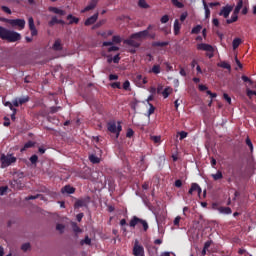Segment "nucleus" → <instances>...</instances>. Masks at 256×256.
I'll use <instances>...</instances> for the list:
<instances>
[{
  "label": "nucleus",
  "mask_w": 256,
  "mask_h": 256,
  "mask_svg": "<svg viewBox=\"0 0 256 256\" xmlns=\"http://www.w3.org/2000/svg\"><path fill=\"white\" fill-rule=\"evenodd\" d=\"M0 161L2 169H5V167H9L10 165H13V163H17V157L13 156V154H2L0 156Z\"/></svg>",
  "instance_id": "nucleus-3"
},
{
  "label": "nucleus",
  "mask_w": 256,
  "mask_h": 256,
  "mask_svg": "<svg viewBox=\"0 0 256 256\" xmlns=\"http://www.w3.org/2000/svg\"><path fill=\"white\" fill-rule=\"evenodd\" d=\"M37 161H39V156H37V154H34L30 157V163H32V165H35Z\"/></svg>",
  "instance_id": "nucleus-39"
},
{
  "label": "nucleus",
  "mask_w": 256,
  "mask_h": 256,
  "mask_svg": "<svg viewBox=\"0 0 256 256\" xmlns=\"http://www.w3.org/2000/svg\"><path fill=\"white\" fill-rule=\"evenodd\" d=\"M58 20L59 19L57 18V16H53L51 20L48 22L49 27H55V25H57L58 23Z\"/></svg>",
  "instance_id": "nucleus-31"
},
{
  "label": "nucleus",
  "mask_w": 256,
  "mask_h": 256,
  "mask_svg": "<svg viewBox=\"0 0 256 256\" xmlns=\"http://www.w3.org/2000/svg\"><path fill=\"white\" fill-rule=\"evenodd\" d=\"M112 89H121V82H114L110 84Z\"/></svg>",
  "instance_id": "nucleus-44"
},
{
  "label": "nucleus",
  "mask_w": 256,
  "mask_h": 256,
  "mask_svg": "<svg viewBox=\"0 0 256 256\" xmlns=\"http://www.w3.org/2000/svg\"><path fill=\"white\" fill-rule=\"evenodd\" d=\"M56 230L59 231L60 233H63L65 231V225L57 224L56 225Z\"/></svg>",
  "instance_id": "nucleus-50"
},
{
  "label": "nucleus",
  "mask_w": 256,
  "mask_h": 256,
  "mask_svg": "<svg viewBox=\"0 0 256 256\" xmlns=\"http://www.w3.org/2000/svg\"><path fill=\"white\" fill-rule=\"evenodd\" d=\"M112 43H116V44L121 43V36H118V35L113 36Z\"/></svg>",
  "instance_id": "nucleus-46"
},
{
  "label": "nucleus",
  "mask_w": 256,
  "mask_h": 256,
  "mask_svg": "<svg viewBox=\"0 0 256 256\" xmlns=\"http://www.w3.org/2000/svg\"><path fill=\"white\" fill-rule=\"evenodd\" d=\"M20 105H25V103H29V96L18 98Z\"/></svg>",
  "instance_id": "nucleus-37"
},
{
  "label": "nucleus",
  "mask_w": 256,
  "mask_h": 256,
  "mask_svg": "<svg viewBox=\"0 0 256 256\" xmlns=\"http://www.w3.org/2000/svg\"><path fill=\"white\" fill-rule=\"evenodd\" d=\"M206 93L210 96L211 99H215V97H217V93H213L211 90H207Z\"/></svg>",
  "instance_id": "nucleus-59"
},
{
  "label": "nucleus",
  "mask_w": 256,
  "mask_h": 256,
  "mask_svg": "<svg viewBox=\"0 0 256 256\" xmlns=\"http://www.w3.org/2000/svg\"><path fill=\"white\" fill-rule=\"evenodd\" d=\"M217 211L222 215H231V213H233V210H231L230 207H225V206L218 207Z\"/></svg>",
  "instance_id": "nucleus-16"
},
{
  "label": "nucleus",
  "mask_w": 256,
  "mask_h": 256,
  "mask_svg": "<svg viewBox=\"0 0 256 256\" xmlns=\"http://www.w3.org/2000/svg\"><path fill=\"white\" fill-rule=\"evenodd\" d=\"M67 20L69 21V25H77L79 23V18L73 16V14H69L67 16Z\"/></svg>",
  "instance_id": "nucleus-20"
},
{
  "label": "nucleus",
  "mask_w": 256,
  "mask_h": 256,
  "mask_svg": "<svg viewBox=\"0 0 256 256\" xmlns=\"http://www.w3.org/2000/svg\"><path fill=\"white\" fill-rule=\"evenodd\" d=\"M197 189H199V184L197 183H192L191 187L188 191V195H191L192 193H195V191H197Z\"/></svg>",
  "instance_id": "nucleus-30"
},
{
  "label": "nucleus",
  "mask_w": 256,
  "mask_h": 256,
  "mask_svg": "<svg viewBox=\"0 0 256 256\" xmlns=\"http://www.w3.org/2000/svg\"><path fill=\"white\" fill-rule=\"evenodd\" d=\"M223 99H224L225 101H227V103H228L229 105H231V98L228 96L227 93H224V94H223Z\"/></svg>",
  "instance_id": "nucleus-57"
},
{
  "label": "nucleus",
  "mask_w": 256,
  "mask_h": 256,
  "mask_svg": "<svg viewBox=\"0 0 256 256\" xmlns=\"http://www.w3.org/2000/svg\"><path fill=\"white\" fill-rule=\"evenodd\" d=\"M40 197H41V194L30 195V196L26 197V201H32L33 199H39Z\"/></svg>",
  "instance_id": "nucleus-49"
},
{
  "label": "nucleus",
  "mask_w": 256,
  "mask_h": 256,
  "mask_svg": "<svg viewBox=\"0 0 256 256\" xmlns=\"http://www.w3.org/2000/svg\"><path fill=\"white\" fill-rule=\"evenodd\" d=\"M202 3L205 11V18L209 19L211 17V10L209 9V5H207V2L205 0H203Z\"/></svg>",
  "instance_id": "nucleus-19"
},
{
  "label": "nucleus",
  "mask_w": 256,
  "mask_h": 256,
  "mask_svg": "<svg viewBox=\"0 0 256 256\" xmlns=\"http://www.w3.org/2000/svg\"><path fill=\"white\" fill-rule=\"evenodd\" d=\"M109 53L113 52V51H119V47L117 46H111L110 48H108Z\"/></svg>",
  "instance_id": "nucleus-64"
},
{
  "label": "nucleus",
  "mask_w": 256,
  "mask_h": 256,
  "mask_svg": "<svg viewBox=\"0 0 256 256\" xmlns=\"http://www.w3.org/2000/svg\"><path fill=\"white\" fill-rule=\"evenodd\" d=\"M181 31V24L179 23V20L176 19L174 21V35H177Z\"/></svg>",
  "instance_id": "nucleus-23"
},
{
  "label": "nucleus",
  "mask_w": 256,
  "mask_h": 256,
  "mask_svg": "<svg viewBox=\"0 0 256 256\" xmlns=\"http://www.w3.org/2000/svg\"><path fill=\"white\" fill-rule=\"evenodd\" d=\"M231 11H233V6H224L220 12V17H224V19H227L229 15H231Z\"/></svg>",
  "instance_id": "nucleus-9"
},
{
  "label": "nucleus",
  "mask_w": 256,
  "mask_h": 256,
  "mask_svg": "<svg viewBox=\"0 0 256 256\" xmlns=\"http://www.w3.org/2000/svg\"><path fill=\"white\" fill-rule=\"evenodd\" d=\"M133 255L135 256L145 255V249L143 248V246L139 245V241H136L134 244Z\"/></svg>",
  "instance_id": "nucleus-7"
},
{
  "label": "nucleus",
  "mask_w": 256,
  "mask_h": 256,
  "mask_svg": "<svg viewBox=\"0 0 256 256\" xmlns=\"http://www.w3.org/2000/svg\"><path fill=\"white\" fill-rule=\"evenodd\" d=\"M52 49H54V51H61L63 49L61 46V40H56L52 46Z\"/></svg>",
  "instance_id": "nucleus-27"
},
{
  "label": "nucleus",
  "mask_w": 256,
  "mask_h": 256,
  "mask_svg": "<svg viewBox=\"0 0 256 256\" xmlns=\"http://www.w3.org/2000/svg\"><path fill=\"white\" fill-rule=\"evenodd\" d=\"M107 129L110 133H117V122L115 120L108 122Z\"/></svg>",
  "instance_id": "nucleus-15"
},
{
  "label": "nucleus",
  "mask_w": 256,
  "mask_h": 256,
  "mask_svg": "<svg viewBox=\"0 0 256 256\" xmlns=\"http://www.w3.org/2000/svg\"><path fill=\"white\" fill-rule=\"evenodd\" d=\"M89 161L94 165H97V163H101V158L97 157L95 154H92L89 156Z\"/></svg>",
  "instance_id": "nucleus-22"
},
{
  "label": "nucleus",
  "mask_w": 256,
  "mask_h": 256,
  "mask_svg": "<svg viewBox=\"0 0 256 256\" xmlns=\"http://www.w3.org/2000/svg\"><path fill=\"white\" fill-rule=\"evenodd\" d=\"M133 135H135V131H133V129L129 128L126 132V137L128 139H131V137H133Z\"/></svg>",
  "instance_id": "nucleus-45"
},
{
  "label": "nucleus",
  "mask_w": 256,
  "mask_h": 256,
  "mask_svg": "<svg viewBox=\"0 0 256 256\" xmlns=\"http://www.w3.org/2000/svg\"><path fill=\"white\" fill-rule=\"evenodd\" d=\"M113 63H119V61H121V57L119 56V54L115 55L112 58Z\"/></svg>",
  "instance_id": "nucleus-60"
},
{
  "label": "nucleus",
  "mask_w": 256,
  "mask_h": 256,
  "mask_svg": "<svg viewBox=\"0 0 256 256\" xmlns=\"http://www.w3.org/2000/svg\"><path fill=\"white\" fill-rule=\"evenodd\" d=\"M246 145L249 147L250 151L253 152V142L249 137L246 138Z\"/></svg>",
  "instance_id": "nucleus-42"
},
{
  "label": "nucleus",
  "mask_w": 256,
  "mask_h": 256,
  "mask_svg": "<svg viewBox=\"0 0 256 256\" xmlns=\"http://www.w3.org/2000/svg\"><path fill=\"white\" fill-rule=\"evenodd\" d=\"M171 88L167 87L163 90L162 95L164 97V99H167V97H169V95H171Z\"/></svg>",
  "instance_id": "nucleus-33"
},
{
  "label": "nucleus",
  "mask_w": 256,
  "mask_h": 256,
  "mask_svg": "<svg viewBox=\"0 0 256 256\" xmlns=\"http://www.w3.org/2000/svg\"><path fill=\"white\" fill-rule=\"evenodd\" d=\"M242 81H244V83H249V85H252L253 84V80H251L249 77L243 75L241 77Z\"/></svg>",
  "instance_id": "nucleus-43"
},
{
  "label": "nucleus",
  "mask_w": 256,
  "mask_h": 256,
  "mask_svg": "<svg viewBox=\"0 0 256 256\" xmlns=\"http://www.w3.org/2000/svg\"><path fill=\"white\" fill-rule=\"evenodd\" d=\"M161 23H169V15H164L160 19Z\"/></svg>",
  "instance_id": "nucleus-52"
},
{
  "label": "nucleus",
  "mask_w": 256,
  "mask_h": 256,
  "mask_svg": "<svg viewBox=\"0 0 256 256\" xmlns=\"http://www.w3.org/2000/svg\"><path fill=\"white\" fill-rule=\"evenodd\" d=\"M138 5L142 9H149V4L145 0H139Z\"/></svg>",
  "instance_id": "nucleus-34"
},
{
  "label": "nucleus",
  "mask_w": 256,
  "mask_h": 256,
  "mask_svg": "<svg viewBox=\"0 0 256 256\" xmlns=\"http://www.w3.org/2000/svg\"><path fill=\"white\" fill-rule=\"evenodd\" d=\"M72 229H73L74 233H81V228H79L77 223H75V222L72 223Z\"/></svg>",
  "instance_id": "nucleus-41"
},
{
  "label": "nucleus",
  "mask_w": 256,
  "mask_h": 256,
  "mask_svg": "<svg viewBox=\"0 0 256 256\" xmlns=\"http://www.w3.org/2000/svg\"><path fill=\"white\" fill-rule=\"evenodd\" d=\"M135 81L138 85H147V78H143L141 74L136 76Z\"/></svg>",
  "instance_id": "nucleus-18"
},
{
  "label": "nucleus",
  "mask_w": 256,
  "mask_h": 256,
  "mask_svg": "<svg viewBox=\"0 0 256 256\" xmlns=\"http://www.w3.org/2000/svg\"><path fill=\"white\" fill-rule=\"evenodd\" d=\"M129 225H130V227H133V228L137 227V225H142L144 231H147L149 229V224L145 220H143L137 216L132 217Z\"/></svg>",
  "instance_id": "nucleus-5"
},
{
  "label": "nucleus",
  "mask_w": 256,
  "mask_h": 256,
  "mask_svg": "<svg viewBox=\"0 0 256 256\" xmlns=\"http://www.w3.org/2000/svg\"><path fill=\"white\" fill-rule=\"evenodd\" d=\"M0 39L8 41V43H16V41H21V34L0 26Z\"/></svg>",
  "instance_id": "nucleus-2"
},
{
  "label": "nucleus",
  "mask_w": 256,
  "mask_h": 256,
  "mask_svg": "<svg viewBox=\"0 0 256 256\" xmlns=\"http://www.w3.org/2000/svg\"><path fill=\"white\" fill-rule=\"evenodd\" d=\"M172 4L177 7L178 9H183L184 5L183 3L179 2V0H171Z\"/></svg>",
  "instance_id": "nucleus-36"
},
{
  "label": "nucleus",
  "mask_w": 256,
  "mask_h": 256,
  "mask_svg": "<svg viewBox=\"0 0 256 256\" xmlns=\"http://www.w3.org/2000/svg\"><path fill=\"white\" fill-rule=\"evenodd\" d=\"M211 177L214 179V181H219V180L223 179V172L218 170L217 173L212 174Z\"/></svg>",
  "instance_id": "nucleus-28"
},
{
  "label": "nucleus",
  "mask_w": 256,
  "mask_h": 256,
  "mask_svg": "<svg viewBox=\"0 0 256 256\" xmlns=\"http://www.w3.org/2000/svg\"><path fill=\"white\" fill-rule=\"evenodd\" d=\"M151 29H152V26L149 25L146 30L132 34L130 38L124 40V44L129 45L130 47H135L136 49L141 47V42L135 39H143L145 37H149V30Z\"/></svg>",
  "instance_id": "nucleus-1"
},
{
  "label": "nucleus",
  "mask_w": 256,
  "mask_h": 256,
  "mask_svg": "<svg viewBox=\"0 0 256 256\" xmlns=\"http://www.w3.org/2000/svg\"><path fill=\"white\" fill-rule=\"evenodd\" d=\"M0 21H5V23H9L12 27H19L20 30L25 29V19L0 18Z\"/></svg>",
  "instance_id": "nucleus-6"
},
{
  "label": "nucleus",
  "mask_w": 256,
  "mask_h": 256,
  "mask_svg": "<svg viewBox=\"0 0 256 256\" xmlns=\"http://www.w3.org/2000/svg\"><path fill=\"white\" fill-rule=\"evenodd\" d=\"M97 19H99V12H96L93 16L89 17L85 22L84 25L86 27H89V25H93L97 22Z\"/></svg>",
  "instance_id": "nucleus-10"
},
{
  "label": "nucleus",
  "mask_w": 256,
  "mask_h": 256,
  "mask_svg": "<svg viewBox=\"0 0 256 256\" xmlns=\"http://www.w3.org/2000/svg\"><path fill=\"white\" fill-rule=\"evenodd\" d=\"M169 45V41L166 42H154L153 47H167Z\"/></svg>",
  "instance_id": "nucleus-32"
},
{
  "label": "nucleus",
  "mask_w": 256,
  "mask_h": 256,
  "mask_svg": "<svg viewBox=\"0 0 256 256\" xmlns=\"http://www.w3.org/2000/svg\"><path fill=\"white\" fill-rule=\"evenodd\" d=\"M149 105V110H148V117H151V115H153V113H155V106H153V104L148 103Z\"/></svg>",
  "instance_id": "nucleus-40"
},
{
  "label": "nucleus",
  "mask_w": 256,
  "mask_h": 256,
  "mask_svg": "<svg viewBox=\"0 0 256 256\" xmlns=\"http://www.w3.org/2000/svg\"><path fill=\"white\" fill-rule=\"evenodd\" d=\"M129 87H131V82H129V80H126V81L123 83V89H124V91H129Z\"/></svg>",
  "instance_id": "nucleus-48"
},
{
  "label": "nucleus",
  "mask_w": 256,
  "mask_h": 256,
  "mask_svg": "<svg viewBox=\"0 0 256 256\" xmlns=\"http://www.w3.org/2000/svg\"><path fill=\"white\" fill-rule=\"evenodd\" d=\"M202 29H203V27L201 25H197L194 28H192L191 34L192 35H199V33H201Z\"/></svg>",
  "instance_id": "nucleus-29"
},
{
  "label": "nucleus",
  "mask_w": 256,
  "mask_h": 256,
  "mask_svg": "<svg viewBox=\"0 0 256 256\" xmlns=\"http://www.w3.org/2000/svg\"><path fill=\"white\" fill-rule=\"evenodd\" d=\"M108 79H109V81H117V79H119V75H117V74H110Z\"/></svg>",
  "instance_id": "nucleus-51"
},
{
  "label": "nucleus",
  "mask_w": 256,
  "mask_h": 256,
  "mask_svg": "<svg viewBox=\"0 0 256 256\" xmlns=\"http://www.w3.org/2000/svg\"><path fill=\"white\" fill-rule=\"evenodd\" d=\"M28 27H29V30L31 31L32 37L37 36L38 31H37V28L35 27V20L33 19V17L28 18Z\"/></svg>",
  "instance_id": "nucleus-8"
},
{
  "label": "nucleus",
  "mask_w": 256,
  "mask_h": 256,
  "mask_svg": "<svg viewBox=\"0 0 256 256\" xmlns=\"http://www.w3.org/2000/svg\"><path fill=\"white\" fill-rule=\"evenodd\" d=\"M91 245V238L89 236H86L84 240L81 241V245Z\"/></svg>",
  "instance_id": "nucleus-47"
},
{
  "label": "nucleus",
  "mask_w": 256,
  "mask_h": 256,
  "mask_svg": "<svg viewBox=\"0 0 256 256\" xmlns=\"http://www.w3.org/2000/svg\"><path fill=\"white\" fill-rule=\"evenodd\" d=\"M2 11H4V13H7L8 15H11V9L7 6H2L1 7Z\"/></svg>",
  "instance_id": "nucleus-55"
},
{
  "label": "nucleus",
  "mask_w": 256,
  "mask_h": 256,
  "mask_svg": "<svg viewBox=\"0 0 256 256\" xmlns=\"http://www.w3.org/2000/svg\"><path fill=\"white\" fill-rule=\"evenodd\" d=\"M97 7V0H91L89 4L81 10V13H87V11H93Z\"/></svg>",
  "instance_id": "nucleus-12"
},
{
  "label": "nucleus",
  "mask_w": 256,
  "mask_h": 256,
  "mask_svg": "<svg viewBox=\"0 0 256 256\" xmlns=\"http://www.w3.org/2000/svg\"><path fill=\"white\" fill-rule=\"evenodd\" d=\"M117 123H118V125L116 126V137L119 138L121 131H123V127L121 126L120 121H118Z\"/></svg>",
  "instance_id": "nucleus-35"
},
{
  "label": "nucleus",
  "mask_w": 256,
  "mask_h": 256,
  "mask_svg": "<svg viewBox=\"0 0 256 256\" xmlns=\"http://www.w3.org/2000/svg\"><path fill=\"white\" fill-rule=\"evenodd\" d=\"M59 109H61V107H57V106H52L50 107V113H57V111H59Z\"/></svg>",
  "instance_id": "nucleus-58"
},
{
  "label": "nucleus",
  "mask_w": 256,
  "mask_h": 256,
  "mask_svg": "<svg viewBox=\"0 0 256 256\" xmlns=\"http://www.w3.org/2000/svg\"><path fill=\"white\" fill-rule=\"evenodd\" d=\"M3 125H4V127H9V125H11V120L7 117H4Z\"/></svg>",
  "instance_id": "nucleus-56"
},
{
  "label": "nucleus",
  "mask_w": 256,
  "mask_h": 256,
  "mask_svg": "<svg viewBox=\"0 0 256 256\" xmlns=\"http://www.w3.org/2000/svg\"><path fill=\"white\" fill-rule=\"evenodd\" d=\"M48 11H50V13H55V15H60L61 17L66 15L65 10H61V9H59L57 7H53V6H50L48 8Z\"/></svg>",
  "instance_id": "nucleus-14"
},
{
  "label": "nucleus",
  "mask_w": 256,
  "mask_h": 256,
  "mask_svg": "<svg viewBox=\"0 0 256 256\" xmlns=\"http://www.w3.org/2000/svg\"><path fill=\"white\" fill-rule=\"evenodd\" d=\"M241 43H243V41L241 40V38H234L233 42H232V47L233 49H238L239 45H241Z\"/></svg>",
  "instance_id": "nucleus-26"
},
{
  "label": "nucleus",
  "mask_w": 256,
  "mask_h": 256,
  "mask_svg": "<svg viewBox=\"0 0 256 256\" xmlns=\"http://www.w3.org/2000/svg\"><path fill=\"white\" fill-rule=\"evenodd\" d=\"M238 19H239V15L232 13L231 19H227L226 23H227V25H231V23H236V21H238Z\"/></svg>",
  "instance_id": "nucleus-21"
},
{
  "label": "nucleus",
  "mask_w": 256,
  "mask_h": 256,
  "mask_svg": "<svg viewBox=\"0 0 256 256\" xmlns=\"http://www.w3.org/2000/svg\"><path fill=\"white\" fill-rule=\"evenodd\" d=\"M212 25H214V27H219V19L217 18L212 19Z\"/></svg>",
  "instance_id": "nucleus-63"
},
{
  "label": "nucleus",
  "mask_w": 256,
  "mask_h": 256,
  "mask_svg": "<svg viewBox=\"0 0 256 256\" xmlns=\"http://www.w3.org/2000/svg\"><path fill=\"white\" fill-rule=\"evenodd\" d=\"M61 193L63 195H65V193L67 195H73V193H75V187L71 186V185H66L64 187H62L61 189Z\"/></svg>",
  "instance_id": "nucleus-13"
},
{
  "label": "nucleus",
  "mask_w": 256,
  "mask_h": 256,
  "mask_svg": "<svg viewBox=\"0 0 256 256\" xmlns=\"http://www.w3.org/2000/svg\"><path fill=\"white\" fill-rule=\"evenodd\" d=\"M148 73H153L154 75H159L161 73V65L154 64Z\"/></svg>",
  "instance_id": "nucleus-17"
},
{
  "label": "nucleus",
  "mask_w": 256,
  "mask_h": 256,
  "mask_svg": "<svg viewBox=\"0 0 256 256\" xmlns=\"http://www.w3.org/2000/svg\"><path fill=\"white\" fill-rule=\"evenodd\" d=\"M88 203H89V198L79 199L75 202L74 207L75 209H79L81 207H87Z\"/></svg>",
  "instance_id": "nucleus-11"
},
{
  "label": "nucleus",
  "mask_w": 256,
  "mask_h": 256,
  "mask_svg": "<svg viewBox=\"0 0 256 256\" xmlns=\"http://www.w3.org/2000/svg\"><path fill=\"white\" fill-rule=\"evenodd\" d=\"M8 189H9V187H7V186H1L0 187V195H4L5 193H7Z\"/></svg>",
  "instance_id": "nucleus-54"
},
{
  "label": "nucleus",
  "mask_w": 256,
  "mask_h": 256,
  "mask_svg": "<svg viewBox=\"0 0 256 256\" xmlns=\"http://www.w3.org/2000/svg\"><path fill=\"white\" fill-rule=\"evenodd\" d=\"M217 66L221 67L222 69H227L228 71H231V64L227 63L226 61L218 63Z\"/></svg>",
  "instance_id": "nucleus-24"
},
{
  "label": "nucleus",
  "mask_w": 256,
  "mask_h": 256,
  "mask_svg": "<svg viewBox=\"0 0 256 256\" xmlns=\"http://www.w3.org/2000/svg\"><path fill=\"white\" fill-rule=\"evenodd\" d=\"M246 95H247V97H249V99H251L253 97V95H256V91L247 88L246 89Z\"/></svg>",
  "instance_id": "nucleus-38"
},
{
  "label": "nucleus",
  "mask_w": 256,
  "mask_h": 256,
  "mask_svg": "<svg viewBox=\"0 0 256 256\" xmlns=\"http://www.w3.org/2000/svg\"><path fill=\"white\" fill-rule=\"evenodd\" d=\"M34 145L35 143H33V141L26 142L23 148L20 149L21 153H23V151H27V149H31V147H33Z\"/></svg>",
  "instance_id": "nucleus-25"
},
{
  "label": "nucleus",
  "mask_w": 256,
  "mask_h": 256,
  "mask_svg": "<svg viewBox=\"0 0 256 256\" xmlns=\"http://www.w3.org/2000/svg\"><path fill=\"white\" fill-rule=\"evenodd\" d=\"M179 135H180V141H183V139H185L187 137V132L181 131L179 133Z\"/></svg>",
  "instance_id": "nucleus-61"
},
{
  "label": "nucleus",
  "mask_w": 256,
  "mask_h": 256,
  "mask_svg": "<svg viewBox=\"0 0 256 256\" xmlns=\"http://www.w3.org/2000/svg\"><path fill=\"white\" fill-rule=\"evenodd\" d=\"M30 248H31V244L29 243H25L21 247L22 251H29Z\"/></svg>",
  "instance_id": "nucleus-53"
},
{
  "label": "nucleus",
  "mask_w": 256,
  "mask_h": 256,
  "mask_svg": "<svg viewBox=\"0 0 256 256\" xmlns=\"http://www.w3.org/2000/svg\"><path fill=\"white\" fill-rule=\"evenodd\" d=\"M187 12H183L181 15H180V21L183 23V21H185V19H187Z\"/></svg>",
  "instance_id": "nucleus-62"
},
{
  "label": "nucleus",
  "mask_w": 256,
  "mask_h": 256,
  "mask_svg": "<svg viewBox=\"0 0 256 256\" xmlns=\"http://www.w3.org/2000/svg\"><path fill=\"white\" fill-rule=\"evenodd\" d=\"M198 51H206V57L209 59H213L215 57V48H213L210 44L200 43L197 44Z\"/></svg>",
  "instance_id": "nucleus-4"
}]
</instances>
